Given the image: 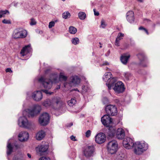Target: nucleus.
<instances>
[{
    "label": "nucleus",
    "mask_w": 160,
    "mask_h": 160,
    "mask_svg": "<svg viewBox=\"0 0 160 160\" xmlns=\"http://www.w3.org/2000/svg\"><path fill=\"white\" fill-rule=\"evenodd\" d=\"M148 148L147 143L137 142H134V145L133 147L134 153L136 155H139L145 151Z\"/></svg>",
    "instance_id": "3"
},
{
    "label": "nucleus",
    "mask_w": 160,
    "mask_h": 160,
    "mask_svg": "<svg viewBox=\"0 0 160 160\" xmlns=\"http://www.w3.org/2000/svg\"><path fill=\"white\" fill-rule=\"evenodd\" d=\"M105 111L107 114L111 116L116 115L118 112L116 106L112 105L106 106L105 108Z\"/></svg>",
    "instance_id": "6"
},
{
    "label": "nucleus",
    "mask_w": 160,
    "mask_h": 160,
    "mask_svg": "<svg viewBox=\"0 0 160 160\" xmlns=\"http://www.w3.org/2000/svg\"><path fill=\"white\" fill-rule=\"evenodd\" d=\"M112 76V73L110 72H108L105 74L104 76L103 77V79L104 81L105 82L107 81L111 78Z\"/></svg>",
    "instance_id": "24"
},
{
    "label": "nucleus",
    "mask_w": 160,
    "mask_h": 160,
    "mask_svg": "<svg viewBox=\"0 0 160 160\" xmlns=\"http://www.w3.org/2000/svg\"><path fill=\"white\" fill-rule=\"evenodd\" d=\"M116 133V130L115 129L111 128L108 131V135L110 137H114Z\"/></svg>",
    "instance_id": "26"
},
{
    "label": "nucleus",
    "mask_w": 160,
    "mask_h": 160,
    "mask_svg": "<svg viewBox=\"0 0 160 160\" xmlns=\"http://www.w3.org/2000/svg\"><path fill=\"white\" fill-rule=\"evenodd\" d=\"M130 57V55L128 53L122 54L120 58L121 62L123 64H126Z\"/></svg>",
    "instance_id": "20"
},
{
    "label": "nucleus",
    "mask_w": 160,
    "mask_h": 160,
    "mask_svg": "<svg viewBox=\"0 0 160 160\" xmlns=\"http://www.w3.org/2000/svg\"><path fill=\"white\" fill-rule=\"evenodd\" d=\"M50 117L47 112H44L41 115V126H46L49 123Z\"/></svg>",
    "instance_id": "8"
},
{
    "label": "nucleus",
    "mask_w": 160,
    "mask_h": 160,
    "mask_svg": "<svg viewBox=\"0 0 160 160\" xmlns=\"http://www.w3.org/2000/svg\"><path fill=\"white\" fill-rule=\"evenodd\" d=\"M116 138L119 139H122L125 136V132L124 130L121 128H118L116 132Z\"/></svg>",
    "instance_id": "19"
},
{
    "label": "nucleus",
    "mask_w": 160,
    "mask_h": 160,
    "mask_svg": "<svg viewBox=\"0 0 160 160\" xmlns=\"http://www.w3.org/2000/svg\"><path fill=\"white\" fill-rule=\"evenodd\" d=\"M68 105L70 107H72L76 103V100L75 99L72 98L71 100L67 102Z\"/></svg>",
    "instance_id": "28"
},
{
    "label": "nucleus",
    "mask_w": 160,
    "mask_h": 160,
    "mask_svg": "<svg viewBox=\"0 0 160 160\" xmlns=\"http://www.w3.org/2000/svg\"><path fill=\"white\" fill-rule=\"evenodd\" d=\"M108 114L104 115L101 119L102 124L106 127H109L110 124L112 123V120Z\"/></svg>",
    "instance_id": "14"
},
{
    "label": "nucleus",
    "mask_w": 160,
    "mask_h": 160,
    "mask_svg": "<svg viewBox=\"0 0 160 160\" xmlns=\"http://www.w3.org/2000/svg\"><path fill=\"white\" fill-rule=\"evenodd\" d=\"M10 140L9 139L8 142V144L7 145V154L8 155H10L12 152V149L14 148V146H12L11 144V142H10Z\"/></svg>",
    "instance_id": "23"
},
{
    "label": "nucleus",
    "mask_w": 160,
    "mask_h": 160,
    "mask_svg": "<svg viewBox=\"0 0 160 160\" xmlns=\"http://www.w3.org/2000/svg\"><path fill=\"white\" fill-rule=\"evenodd\" d=\"M32 97L34 100L39 101L40 100V91L37 90L33 92L32 95Z\"/></svg>",
    "instance_id": "22"
},
{
    "label": "nucleus",
    "mask_w": 160,
    "mask_h": 160,
    "mask_svg": "<svg viewBox=\"0 0 160 160\" xmlns=\"http://www.w3.org/2000/svg\"><path fill=\"white\" fill-rule=\"evenodd\" d=\"M67 77L64 76L63 73H60L59 76V80H63L66 81L67 80Z\"/></svg>",
    "instance_id": "33"
},
{
    "label": "nucleus",
    "mask_w": 160,
    "mask_h": 160,
    "mask_svg": "<svg viewBox=\"0 0 160 160\" xmlns=\"http://www.w3.org/2000/svg\"><path fill=\"white\" fill-rule=\"evenodd\" d=\"M124 77L126 79L128 80H129L130 78L131 77V74L129 72H126L124 73Z\"/></svg>",
    "instance_id": "36"
},
{
    "label": "nucleus",
    "mask_w": 160,
    "mask_h": 160,
    "mask_svg": "<svg viewBox=\"0 0 160 160\" xmlns=\"http://www.w3.org/2000/svg\"><path fill=\"white\" fill-rule=\"evenodd\" d=\"M107 26V24L106 23L105 21L103 19H102L101 22L100 28H105Z\"/></svg>",
    "instance_id": "35"
},
{
    "label": "nucleus",
    "mask_w": 160,
    "mask_h": 160,
    "mask_svg": "<svg viewBox=\"0 0 160 160\" xmlns=\"http://www.w3.org/2000/svg\"><path fill=\"white\" fill-rule=\"evenodd\" d=\"M45 92L47 94H49V95L52 94L53 92H49L47 90H45Z\"/></svg>",
    "instance_id": "55"
},
{
    "label": "nucleus",
    "mask_w": 160,
    "mask_h": 160,
    "mask_svg": "<svg viewBox=\"0 0 160 160\" xmlns=\"http://www.w3.org/2000/svg\"><path fill=\"white\" fill-rule=\"evenodd\" d=\"M70 138L71 140L73 141H77V140L75 138V137L73 135H72L70 137Z\"/></svg>",
    "instance_id": "54"
},
{
    "label": "nucleus",
    "mask_w": 160,
    "mask_h": 160,
    "mask_svg": "<svg viewBox=\"0 0 160 160\" xmlns=\"http://www.w3.org/2000/svg\"><path fill=\"white\" fill-rule=\"evenodd\" d=\"M32 50V48L30 44L25 46L22 49L20 54L22 56H24L26 55L28 53L31 52Z\"/></svg>",
    "instance_id": "17"
},
{
    "label": "nucleus",
    "mask_w": 160,
    "mask_h": 160,
    "mask_svg": "<svg viewBox=\"0 0 160 160\" xmlns=\"http://www.w3.org/2000/svg\"><path fill=\"white\" fill-rule=\"evenodd\" d=\"M73 90L74 91H78V92L79 91L77 88H75V89H74Z\"/></svg>",
    "instance_id": "63"
},
{
    "label": "nucleus",
    "mask_w": 160,
    "mask_h": 160,
    "mask_svg": "<svg viewBox=\"0 0 160 160\" xmlns=\"http://www.w3.org/2000/svg\"><path fill=\"white\" fill-rule=\"evenodd\" d=\"M41 160H50V159L48 157H41Z\"/></svg>",
    "instance_id": "49"
},
{
    "label": "nucleus",
    "mask_w": 160,
    "mask_h": 160,
    "mask_svg": "<svg viewBox=\"0 0 160 160\" xmlns=\"http://www.w3.org/2000/svg\"><path fill=\"white\" fill-rule=\"evenodd\" d=\"M28 133L26 132H21L18 135L19 140L21 142H25L27 141L29 138Z\"/></svg>",
    "instance_id": "16"
},
{
    "label": "nucleus",
    "mask_w": 160,
    "mask_h": 160,
    "mask_svg": "<svg viewBox=\"0 0 160 160\" xmlns=\"http://www.w3.org/2000/svg\"><path fill=\"white\" fill-rule=\"evenodd\" d=\"M137 57L140 60V64L143 67H146L148 66V61L143 53H139Z\"/></svg>",
    "instance_id": "12"
},
{
    "label": "nucleus",
    "mask_w": 160,
    "mask_h": 160,
    "mask_svg": "<svg viewBox=\"0 0 160 160\" xmlns=\"http://www.w3.org/2000/svg\"><path fill=\"white\" fill-rule=\"evenodd\" d=\"M93 11L94 12V14L95 16H98L99 15V13L98 12H96L95 9H93Z\"/></svg>",
    "instance_id": "52"
},
{
    "label": "nucleus",
    "mask_w": 160,
    "mask_h": 160,
    "mask_svg": "<svg viewBox=\"0 0 160 160\" xmlns=\"http://www.w3.org/2000/svg\"><path fill=\"white\" fill-rule=\"evenodd\" d=\"M36 150L37 154L39 156H40V146H38L36 148Z\"/></svg>",
    "instance_id": "40"
},
{
    "label": "nucleus",
    "mask_w": 160,
    "mask_h": 160,
    "mask_svg": "<svg viewBox=\"0 0 160 160\" xmlns=\"http://www.w3.org/2000/svg\"><path fill=\"white\" fill-rule=\"evenodd\" d=\"M14 146L15 147V148L17 149L18 148V146L17 145H14Z\"/></svg>",
    "instance_id": "62"
},
{
    "label": "nucleus",
    "mask_w": 160,
    "mask_h": 160,
    "mask_svg": "<svg viewBox=\"0 0 160 160\" xmlns=\"http://www.w3.org/2000/svg\"><path fill=\"white\" fill-rule=\"evenodd\" d=\"M124 34L123 33H122L121 32L118 33V35L116 38L119 41H120L122 39V37H124Z\"/></svg>",
    "instance_id": "37"
},
{
    "label": "nucleus",
    "mask_w": 160,
    "mask_h": 160,
    "mask_svg": "<svg viewBox=\"0 0 160 160\" xmlns=\"http://www.w3.org/2000/svg\"><path fill=\"white\" fill-rule=\"evenodd\" d=\"M113 89L116 92L119 93L123 92L125 88L122 82L119 81L115 83Z\"/></svg>",
    "instance_id": "11"
},
{
    "label": "nucleus",
    "mask_w": 160,
    "mask_h": 160,
    "mask_svg": "<svg viewBox=\"0 0 160 160\" xmlns=\"http://www.w3.org/2000/svg\"><path fill=\"white\" fill-rule=\"evenodd\" d=\"M72 43L75 45L79 43V39L77 38H74L72 39Z\"/></svg>",
    "instance_id": "32"
},
{
    "label": "nucleus",
    "mask_w": 160,
    "mask_h": 160,
    "mask_svg": "<svg viewBox=\"0 0 160 160\" xmlns=\"http://www.w3.org/2000/svg\"><path fill=\"white\" fill-rule=\"evenodd\" d=\"M118 143L115 140L109 142L107 145V149L109 153L113 154L116 153L118 150Z\"/></svg>",
    "instance_id": "4"
},
{
    "label": "nucleus",
    "mask_w": 160,
    "mask_h": 160,
    "mask_svg": "<svg viewBox=\"0 0 160 160\" xmlns=\"http://www.w3.org/2000/svg\"><path fill=\"white\" fill-rule=\"evenodd\" d=\"M114 160H126V157L122 153L117 156Z\"/></svg>",
    "instance_id": "25"
},
{
    "label": "nucleus",
    "mask_w": 160,
    "mask_h": 160,
    "mask_svg": "<svg viewBox=\"0 0 160 160\" xmlns=\"http://www.w3.org/2000/svg\"><path fill=\"white\" fill-rule=\"evenodd\" d=\"M47 129H44L43 130H41V140L44 138L46 135Z\"/></svg>",
    "instance_id": "34"
},
{
    "label": "nucleus",
    "mask_w": 160,
    "mask_h": 160,
    "mask_svg": "<svg viewBox=\"0 0 160 160\" xmlns=\"http://www.w3.org/2000/svg\"><path fill=\"white\" fill-rule=\"evenodd\" d=\"M36 138L38 140H40V132H38L36 135Z\"/></svg>",
    "instance_id": "47"
},
{
    "label": "nucleus",
    "mask_w": 160,
    "mask_h": 160,
    "mask_svg": "<svg viewBox=\"0 0 160 160\" xmlns=\"http://www.w3.org/2000/svg\"><path fill=\"white\" fill-rule=\"evenodd\" d=\"M86 136L87 137H89L91 134V131L90 130H88L85 133Z\"/></svg>",
    "instance_id": "44"
},
{
    "label": "nucleus",
    "mask_w": 160,
    "mask_h": 160,
    "mask_svg": "<svg viewBox=\"0 0 160 160\" xmlns=\"http://www.w3.org/2000/svg\"><path fill=\"white\" fill-rule=\"evenodd\" d=\"M12 4L15 7H16L18 5V3L16 2H13L12 3Z\"/></svg>",
    "instance_id": "57"
},
{
    "label": "nucleus",
    "mask_w": 160,
    "mask_h": 160,
    "mask_svg": "<svg viewBox=\"0 0 160 160\" xmlns=\"http://www.w3.org/2000/svg\"><path fill=\"white\" fill-rule=\"evenodd\" d=\"M117 81L116 78H111L106 83V85L108 87L109 90L111 89L112 87L113 86L114 83H116Z\"/></svg>",
    "instance_id": "21"
},
{
    "label": "nucleus",
    "mask_w": 160,
    "mask_h": 160,
    "mask_svg": "<svg viewBox=\"0 0 160 160\" xmlns=\"http://www.w3.org/2000/svg\"><path fill=\"white\" fill-rule=\"evenodd\" d=\"M80 79L78 76L76 75L73 76L70 78V82L69 83H65L64 84V87H67L68 84H69L70 86L72 85H78L80 82Z\"/></svg>",
    "instance_id": "9"
},
{
    "label": "nucleus",
    "mask_w": 160,
    "mask_h": 160,
    "mask_svg": "<svg viewBox=\"0 0 160 160\" xmlns=\"http://www.w3.org/2000/svg\"><path fill=\"white\" fill-rule=\"evenodd\" d=\"M60 88V85H58V87L56 89H58Z\"/></svg>",
    "instance_id": "64"
},
{
    "label": "nucleus",
    "mask_w": 160,
    "mask_h": 160,
    "mask_svg": "<svg viewBox=\"0 0 160 160\" xmlns=\"http://www.w3.org/2000/svg\"><path fill=\"white\" fill-rule=\"evenodd\" d=\"M102 101L104 104L107 103L108 102V99L106 97H104L102 99Z\"/></svg>",
    "instance_id": "43"
},
{
    "label": "nucleus",
    "mask_w": 160,
    "mask_h": 160,
    "mask_svg": "<svg viewBox=\"0 0 160 160\" xmlns=\"http://www.w3.org/2000/svg\"><path fill=\"white\" fill-rule=\"evenodd\" d=\"M94 151V148L93 146H88L84 147L82 153L84 156L87 158L92 156Z\"/></svg>",
    "instance_id": "5"
},
{
    "label": "nucleus",
    "mask_w": 160,
    "mask_h": 160,
    "mask_svg": "<svg viewBox=\"0 0 160 160\" xmlns=\"http://www.w3.org/2000/svg\"><path fill=\"white\" fill-rule=\"evenodd\" d=\"M27 156L29 158H31V154L29 153H28L27 154Z\"/></svg>",
    "instance_id": "59"
},
{
    "label": "nucleus",
    "mask_w": 160,
    "mask_h": 160,
    "mask_svg": "<svg viewBox=\"0 0 160 160\" xmlns=\"http://www.w3.org/2000/svg\"><path fill=\"white\" fill-rule=\"evenodd\" d=\"M138 2H142L143 0H137Z\"/></svg>",
    "instance_id": "61"
},
{
    "label": "nucleus",
    "mask_w": 160,
    "mask_h": 160,
    "mask_svg": "<svg viewBox=\"0 0 160 160\" xmlns=\"http://www.w3.org/2000/svg\"><path fill=\"white\" fill-rule=\"evenodd\" d=\"M78 16L80 19L83 20L86 18V14L85 12H81L78 13Z\"/></svg>",
    "instance_id": "29"
},
{
    "label": "nucleus",
    "mask_w": 160,
    "mask_h": 160,
    "mask_svg": "<svg viewBox=\"0 0 160 160\" xmlns=\"http://www.w3.org/2000/svg\"><path fill=\"white\" fill-rule=\"evenodd\" d=\"M123 146L127 149H131L134 145L133 140L129 137H127L123 141Z\"/></svg>",
    "instance_id": "10"
},
{
    "label": "nucleus",
    "mask_w": 160,
    "mask_h": 160,
    "mask_svg": "<svg viewBox=\"0 0 160 160\" xmlns=\"http://www.w3.org/2000/svg\"><path fill=\"white\" fill-rule=\"evenodd\" d=\"M139 30H143L145 31V32L147 33V34H148V30L146 29L145 28H144L142 27H140L139 28Z\"/></svg>",
    "instance_id": "46"
},
{
    "label": "nucleus",
    "mask_w": 160,
    "mask_h": 160,
    "mask_svg": "<svg viewBox=\"0 0 160 160\" xmlns=\"http://www.w3.org/2000/svg\"><path fill=\"white\" fill-rule=\"evenodd\" d=\"M115 45L117 46H119L120 45L119 41L117 39H116Z\"/></svg>",
    "instance_id": "51"
},
{
    "label": "nucleus",
    "mask_w": 160,
    "mask_h": 160,
    "mask_svg": "<svg viewBox=\"0 0 160 160\" xmlns=\"http://www.w3.org/2000/svg\"><path fill=\"white\" fill-rule=\"evenodd\" d=\"M127 20L130 23L134 22L135 19L134 13L132 11H130L128 12L126 14Z\"/></svg>",
    "instance_id": "18"
},
{
    "label": "nucleus",
    "mask_w": 160,
    "mask_h": 160,
    "mask_svg": "<svg viewBox=\"0 0 160 160\" xmlns=\"http://www.w3.org/2000/svg\"><path fill=\"white\" fill-rule=\"evenodd\" d=\"M52 102L51 100L48 99L45 100L42 103V105L45 107L50 106L52 104Z\"/></svg>",
    "instance_id": "27"
},
{
    "label": "nucleus",
    "mask_w": 160,
    "mask_h": 160,
    "mask_svg": "<svg viewBox=\"0 0 160 160\" xmlns=\"http://www.w3.org/2000/svg\"><path fill=\"white\" fill-rule=\"evenodd\" d=\"M40 112V106L39 105H34L30 109H28L23 111V116L18 119V124L22 128L28 129H33L35 127L34 124L29 121L26 118L33 117L37 116Z\"/></svg>",
    "instance_id": "1"
},
{
    "label": "nucleus",
    "mask_w": 160,
    "mask_h": 160,
    "mask_svg": "<svg viewBox=\"0 0 160 160\" xmlns=\"http://www.w3.org/2000/svg\"><path fill=\"white\" fill-rule=\"evenodd\" d=\"M3 17V15L1 13H0V18H2Z\"/></svg>",
    "instance_id": "60"
},
{
    "label": "nucleus",
    "mask_w": 160,
    "mask_h": 160,
    "mask_svg": "<svg viewBox=\"0 0 160 160\" xmlns=\"http://www.w3.org/2000/svg\"><path fill=\"white\" fill-rule=\"evenodd\" d=\"M34 82L35 83H39L40 82V76L39 75L38 76L34 79Z\"/></svg>",
    "instance_id": "38"
},
{
    "label": "nucleus",
    "mask_w": 160,
    "mask_h": 160,
    "mask_svg": "<svg viewBox=\"0 0 160 160\" xmlns=\"http://www.w3.org/2000/svg\"><path fill=\"white\" fill-rule=\"evenodd\" d=\"M2 22L5 24H10L11 23V22L9 20H6L5 19H4L2 21Z\"/></svg>",
    "instance_id": "48"
},
{
    "label": "nucleus",
    "mask_w": 160,
    "mask_h": 160,
    "mask_svg": "<svg viewBox=\"0 0 160 160\" xmlns=\"http://www.w3.org/2000/svg\"><path fill=\"white\" fill-rule=\"evenodd\" d=\"M6 72H10L11 73L12 72V71L11 70V68H8L6 69Z\"/></svg>",
    "instance_id": "50"
},
{
    "label": "nucleus",
    "mask_w": 160,
    "mask_h": 160,
    "mask_svg": "<svg viewBox=\"0 0 160 160\" xmlns=\"http://www.w3.org/2000/svg\"><path fill=\"white\" fill-rule=\"evenodd\" d=\"M7 13H8V14L9 13V11L7 10H6L5 11L2 10L0 11V13H1L3 15L6 14Z\"/></svg>",
    "instance_id": "45"
},
{
    "label": "nucleus",
    "mask_w": 160,
    "mask_h": 160,
    "mask_svg": "<svg viewBox=\"0 0 160 160\" xmlns=\"http://www.w3.org/2000/svg\"><path fill=\"white\" fill-rule=\"evenodd\" d=\"M109 65V63L107 62H103L102 66L106 65Z\"/></svg>",
    "instance_id": "56"
},
{
    "label": "nucleus",
    "mask_w": 160,
    "mask_h": 160,
    "mask_svg": "<svg viewBox=\"0 0 160 160\" xmlns=\"http://www.w3.org/2000/svg\"><path fill=\"white\" fill-rule=\"evenodd\" d=\"M82 89L83 92H86L88 90V87L87 86L83 85L82 87Z\"/></svg>",
    "instance_id": "41"
},
{
    "label": "nucleus",
    "mask_w": 160,
    "mask_h": 160,
    "mask_svg": "<svg viewBox=\"0 0 160 160\" xmlns=\"http://www.w3.org/2000/svg\"><path fill=\"white\" fill-rule=\"evenodd\" d=\"M49 144L48 142L42 141L41 144V156L42 155H46L48 152Z\"/></svg>",
    "instance_id": "13"
},
{
    "label": "nucleus",
    "mask_w": 160,
    "mask_h": 160,
    "mask_svg": "<svg viewBox=\"0 0 160 160\" xmlns=\"http://www.w3.org/2000/svg\"><path fill=\"white\" fill-rule=\"evenodd\" d=\"M56 103L57 104H61V105H62L63 106H65L64 104H63L62 102H61L60 101H59L58 100L56 101Z\"/></svg>",
    "instance_id": "53"
},
{
    "label": "nucleus",
    "mask_w": 160,
    "mask_h": 160,
    "mask_svg": "<svg viewBox=\"0 0 160 160\" xmlns=\"http://www.w3.org/2000/svg\"><path fill=\"white\" fill-rule=\"evenodd\" d=\"M36 23V21L34 20L33 18H32L31 19V22L30 23V25H31L32 26L35 25Z\"/></svg>",
    "instance_id": "42"
},
{
    "label": "nucleus",
    "mask_w": 160,
    "mask_h": 160,
    "mask_svg": "<svg viewBox=\"0 0 160 160\" xmlns=\"http://www.w3.org/2000/svg\"><path fill=\"white\" fill-rule=\"evenodd\" d=\"M45 73L47 74H49V79L44 80L43 77L41 76V84L42 83L44 88L49 89L52 87L53 83H56L58 82V74L56 72H52L49 69L46 70Z\"/></svg>",
    "instance_id": "2"
},
{
    "label": "nucleus",
    "mask_w": 160,
    "mask_h": 160,
    "mask_svg": "<svg viewBox=\"0 0 160 160\" xmlns=\"http://www.w3.org/2000/svg\"><path fill=\"white\" fill-rule=\"evenodd\" d=\"M70 14L68 12H67L63 13L62 17L65 19H66L70 17Z\"/></svg>",
    "instance_id": "31"
},
{
    "label": "nucleus",
    "mask_w": 160,
    "mask_h": 160,
    "mask_svg": "<svg viewBox=\"0 0 160 160\" xmlns=\"http://www.w3.org/2000/svg\"><path fill=\"white\" fill-rule=\"evenodd\" d=\"M95 141L97 143L101 144L105 141L106 136L103 133H99L95 136Z\"/></svg>",
    "instance_id": "15"
},
{
    "label": "nucleus",
    "mask_w": 160,
    "mask_h": 160,
    "mask_svg": "<svg viewBox=\"0 0 160 160\" xmlns=\"http://www.w3.org/2000/svg\"><path fill=\"white\" fill-rule=\"evenodd\" d=\"M22 158H17L16 157H14V158H13V160H22Z\"/></svg>",
    "instance_id": "58"
},
{
    "label": "nucleus",
    "mask_w": 160,
    "mask_h": 160,
    "mask_svg": "<svg viewBox=\"0 0 160 160\" xmlns=\"http://www.w3.org/2000/svg\"><path fill=\"white\" fill-rule=\"evenodd\" d=\"M27 32L26 30H20L19 29H16L14 31L12 35V37L15 39L23 38L27 36Z\"/></svg>",
    "instance_id": "7"
},
{
    "label": "nucleus",
    "mask_w": 160,
    "mask_h": 160,
    "mask_svg": "<svg viewBox=\"0 0 160 160\" xmlns=\"http://www.w3.org/2000/svg\"><path fill=\"white\" fill-rule=\"evenodd\" d=\"M77 31V29L73 26H70L69 28V32L71 34H74Z\"/></svg>",
    "instance_id": "30"
},
{
    "label": "nucleus",
    "mask_w": 160,
    "mask_h": 160,
    "mask_svg": "<svg viewBox=\"0 0 160 160\" xmlns=\"http://www.w3.org/2000/svg\"><path fill=\"white\" fill-rule=\"evenodd\" d=\"M55 24V22L54 21H51L49 22L48 25V28H51L54 27Z\"/></svg>",
    "instance_id": "39"
}]
</instances>
